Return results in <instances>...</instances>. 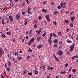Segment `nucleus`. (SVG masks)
I'll return each mask as SVG.
<instances>
[{
	"instance_id": "nucleus-11",
	"label": "nucleus",
	"mask_w": 78,
	"mask_h": 78,
	"mask_svg": "<svg viewBox=\"0 0 78 78\" xmlns=\"http://www.w3.org/2000/svg\"><path fill=\"white\" fill-rule=\"evenodd\" d=\"M66 42L67 43H68V44H71V43H72V41L70 40L69 39H67Z\"/></svg>"
},
{
	"instance_id": "nucleus-44",
	"label": "nucleus",
	"mask_w": 78,
	"mask_h": 78,
	"mask_svg": "<svg viewBox=\"0 0 78 78\" xmlns=\"http://www.w3.org/2000/svg\"><path fill=\"white\" fill-rule=\"evenodd\" d=\"M70 26L71 27H73V24L72 23H70Z\"/></svg>"
},
{
	"instance_id": "nucleus-38",
	"label": "nucleus",
	"mask_w": 78,
	"mask_h": 78,
	"mask_svg": "<svg viewBox=\"0 0 78 78\" xmlns=\"http://www.w3.org/2000/svg\"><path fill=\"white\" fill-rule=\"evenodd\" d=\"M51 38H49V39H48V42H51V41H52L51 40Z\"/></svg>"
},
{
	"instance_id": "nucleus-40",
	"label": "nucleus",
	"mask_w": 78,
	"mask_h": 78,
	"mask_svg": "<svg viewBox=\"0 0 78 78\" xmlns=\"http://www.w3.org/2000/svg\"><path fill=\"white\" fill-rule=\"evenodd\" d=\"M61 8V6L59 5L57 6V8L58 9H60Z\"/></svg>"
},
{
	"instance_id": "nucleus-3",
	"label": "nucleus",
	"mask_w": 78,
	"mask_h": 78,
	"mask_svg": "<svg viewBox=\"0 0 78 78\" xmlns=\"http://www.w3.org/2000/svg\"><path fill=\"white\" fill-rule=\"evenodd\" d=\"M45 18L46 19V20L47 21H48V22H50V16L49 15H46L45 16Z\"/></svg>"
},
{
	"instance_id": "nucleus-34",
	"label": "nucleus",
	"mask_w": 78,
	"mask_h": 78,
	"mask_svg": "<svg viewBox=\"0 0 78 78\" xmlns=\"http://www.w3.org/2000/svg\"><path fill=\"white\" fill-rule=\"evenodd\" d=\"M28 75H30V76H31L33 75V73H31V72L29 73H28Z\"/></svg>"
},
{
	"instance_id": "nucleus-1",
	"label": "nucleus",
	"mask_w": 78,
	"mask_h": 78,
	"mask_svg": "<svg viewBox=\"0 0 78 78\" xmlns=\"http://www.w3.org/2000/svg\"><path fill=\"white\" fill-rule=\"evenodd\" d=\"M63 53V52L62 51L59 50V48H58V51L57 52V55L58 56H62Z\"/></svg>"
},
{
	"instance_id": "nucleus-8",
	"label": "nucleus",
	"mask_w": 78,
	"mask_h": 78,
	"mask_svg": "<svg viewBox=\"0 0 78 78\" xmlns=\"http://www.w3.org/2000/svg\"><path fill=\"white\" fill-rule=\"evenodd\" d=\"M34 75H38L39 73V72H38V71L37 70H35L33 72Z\"/></svg>"
},
{
	"instance_id": "nucleus-25",
	"label": "nucleus",
	"mask_w": 78,
	"mask_h": 78,
	"mask_svg": "<svg viewBox=\"0 0 78 78\" xmlns=\"http://www.w3.org/2000/svg\"><path fill=\"white\" fill-rule=\"evenodd\" d=\"M38 22V20H37V19H36V20H35L34 21H33V23L34 22L35 23H37Z\"/></svg>"
},
{
	"instance_id": "nucleus-41",
	"label": "nucleus",
	"mask_w": 78,
	"mask_h": 78,
	"mask_svg": "<svg viewBox=\"0 0 78 78\" xmlns=\"http://www.w3.org/2000/svg\"><path fill=\"white\" fill-rule=\"evenodd\" d=\"M71 20H73H73H75L74 17H73V16L71 18Z\"/></svg>"
},
{
	"instance_id": "nucleus-59",
	"label": "nucleus",
	"mask_w": 78,
	"mask_h": 78,
	"mask_svg": "<svg viewBox=\"0 0 78 78\" xmlns=\"http://www.w3.org/2000/svg\"><path fill=\"white\" fill-rule=\"evenodd\" d=\"M28 37H29L28 36H26V39H27V40L28 39Z\"/></svg>"
},
{
	"instance_id": "nucleus-47",
	"label": "nucleus",
	"mask_w": 78,
	"mask_h": 78,
	"mask_svg": "<svg viewBox=\"0 0 78 78\" xmlns=\"http://www.w3.org/2000/svg\"><path fill=\"white\" fill-rule=\"evenodd\" d=\"M54 47L55 48H56L57 47H58L57 44H55L54 45Z\"/></svg>"
},
{
	"instance_id": "nucleus-54",
	"label": "nucleus",
	"mask_w": 78,
	"mask_h": 78,
	"mask_svg": "<svg viewBox=\"0 0 78 78\" xmlns=\"http://www.w3.org/2000/svg\"><path fill=\"white\" fill-rule=\"evenodd\" d=\"M66 2H63V6H66Z\"/></svg>"
},
{
	"instance_id": "nucleus-18",
	"label": "nucleus",
	"mask_w": 78,
	"mask_h": 78,
	"mask_svg": "<svg viewBox=\"0 0 78 78\" xmlns=\"http://www.w3.org/2000/svg\"><path fill=\"white\" fill-rule=\"evenodd\" d=\"M59 45L61 46H62V45H63V43H62V41H59Z\"/></svg>"
},
{
	"instance_id": "nucleus-48",
	"label": "nucleus",
	"mask_w": 78,
	"mask_h": 78,
	"mask_svg": "<svg viewBox=\"0 0 78 78\" xmlns=\"http://www.w3.org/2000/svg\"><path fill=\"white\" fill-rule=\"evenodd\" d=\"M31 31H32V30H29V34H31Z\"/></svg>"
},
{
	"instance_id": "nucleus-6",
	"label": "nucleus",
	"mask_w": 78,
	"mask_h": 78,
	"mask_svg": "<svg viewBox=\"0 0 78 78\" xmlns=\"http://www.w3.org/2000/svg\"><path fill=\"white\" fill-rule=\"evenodd\" d=\"M74 46H75V44H73V46L71 47L70 49L69 50V51H73V49L74 48Z\"/></svg>"
},
{
	"instance_id": "nucleus-53",
	"label": "nucleus",
	"mask_w": 78,
	"mask_h": 78,
	"mask_svg": "<svg viewBox=\"0 0 78 78\" xmlns=\"http://www.w3.org/2000/svg\"><path fill=\"white\" fill-rule=\"evenodd\" d=\"M24 5H25V4L24 3H23L21 5V6H22L23 7Z\"/></svg>"
},
{
	"instance_id": "nucleus-29",
	"label": "nucleus",
	"mask_w": 78,
	"mask_h": 78,
	"mask_svg": "<svg viewBox=\"0 0 78 78\" xmlns=\"http://www.w3.org/2000/svg\"><path fill=\"white\" fill-rule=\"evenodd\" d=\"M59 12L58 11H54V14H58Z\"/></svg>"
},
{
	"instance_id": "nucleus-32",
	"label": "nucleus",
	"mask_w": 78,
	"mask_h": 78,
	"mask_svg": "<svg viewBox=\"0 0 78 78\" xmlns=\"http://www.w3.org/2000/svg\"><path fill=\"white\" fill-rule=\"evenodd\" d=\"M41 32V31H40L39 30H37V31H36V33H37L38 34H40V33Z\"/></svg>"
},
{
	"instance_id": "nucleus-4",
	"label": "nucleus",
	"mask_w": 78,
	"mask_h": 78,
	"mask_svg": "<svg viewBox=\"0 0 78 78\" xmlns=\"http://www.w3.org/2000/svg\"><path fill=\"white\" fill-rule=\"evenodd\" d=\"M16 18L17 20H19L20 19V16L19 14H16Z\"/></svg>"
},
{
	"instance_id": "nucleus-46",
	"label": "nucleus",
	"mask_w": 78,
	"mask_h": 78,
	"mask_svg": "<svg viewBox=\"0 0 78 78\" xmlns=\"http://www.w3.org/2000/svg\"><path fill=\"white\" fill-rule=\"evenodd\" d=\"M66 54H67V55H70V52H69V51H67Z\"/></svg>"
},
{
	"instance_id": "nucleus-31",
	"label": "nucleus",
	"mask_w": 78,
	"mask_h": 78,
	"mask_svg": "<svg viewBox=\"0 0 78 78\" xmlns=\"http://www.w3.org/2000/svg\"><path fill=\"white\" fill-rule=\"evenodd\" d=\"M31 42H31L30 41H29L28 44V45H29V46H30V45H31V44H32Z\"/></svg>"
},
{
	"instance_id": "nucleus-51",
	"label": "nucleus",
	"mask_w": 78,
	"mask_h": 78,
	"mask_svg": "<svg viewBox=\"0 0 78 78\" xmlns=\"http://www.w3.org/2000/svg\"><path fill=\"white\" fill-rule=\"evenodd\" d=\"M72 67H71L70 68V69L69 70V72H70V71H71V70H72Z\"/></svg>"
},
{
	"instance_id": "nucleus-62",
	"label": "nucleus",
	"mask_w": 78,
	"mask_h": 78,
	"mask_svg": "<svg viewBox=\"0 0 78 78\" xmlns=\"http://www.w3.org/2000/svg\"><path fill=\"white\" fill-rule=\"evenodd\" d=\"M15 41H16V39L14 38L13 39L12 41L13 42H15Z\"/></svg>"
},
{
	"instance_id": "nucleus-12",
	"label": "nucleus",
	"mask_w": 78,
	"mask_h": 78,
	"mask_svg": "<svg viewBox=\"0 0 78 78\" xmlns=\"http://www.w3.org/2000/svg\"><path fill=\"white\" fill-rule=\"evenodd\" d=\"M58 36H60V37H61L62 36V33H61L60 31L58 32Z\"/></svg>"
},
{
	"instance_id": "nucleus-21",
	"label": "nucleus",
	"mask_w": 78,
	"mask_h": 78,
	"mask_svg": "<svg viewBox=\"0 0 78 78\" xmlns=\"http://www.w3.org/2000/svg\"><path fill=\"white\" fill-rule=\"evenodd\" d=\"M22 57H20L19 56H17V59H18V60H19V61H20V60L22 59Z\"/></svg>"
},
{
	"instance_id": "nucleus-22",
	"label": "nucleus",
	"mask_w": 78,
	"mask_h": 78,
	"mask_svg": "<svg viewBox=\"0 0 78 78\" xmlns=\"http://www.w3.org/2000/svg\"><path fill=\"white\" fill-rule=\"evenodd\" d=\"M2 38H5V37H6V36H5V34H2Z\"/></svg>"
},
{
	"instance_id": "nucleus-27",
	"label": "nucleus",
	"mask_w": 78,
	"mask_h": 78,
	"mask_svg": "<svg viewBox=\"0 0 78 78\" xmlns=\"http://www.w3.org/2000/svg\"><path fill=\"white\" fill-rule=\"evenodd\" d=\"M53 36V34L51 33L50 34V35L49 37V39H51V37H52Z\"/></svg>"
},
{
	"instance_id": "nucleus-64",
	"label": "nucleus",
	"mask_w": 78,
	"mask_h": 78,
	"mask_svg": "<svg viewBox=\"0 0 78 78\" xmlns=\"http://www.w3.org/2000/svg\"><path fill=\"white\" fill-rule=\"evenodd\" d=\"M55 59L57 61H59V59H58V58H56Z\"/></svg>"
},
{
	"instance_id": "nucleus-50",
	"label": "nucleus",
	"mask_w": 78,
	"mask_h": 78,
	"mask_svg": "<svg viewBox=\"0 0 78 78\" xmlns=\"http://www.w3.org/2000/svg\"><path fill=\"white\" fill-rule=\"evenodd\" d=\"M6 69L8 71H9L10 70V69L9 67H7Z\"/></svg>"
},
{
	"instance_id": "nucleus-45",
	"label": "nucleus",
	"mask_w": 78,
	"mask_h": 78,
	"mask_svg": "<svg viewBox=\"0 0 78 78\" xmlns=\"http://www.w3.org/2000/svg\"><path fill=\"white\" fill-rule=\"evenodd\" d=\"M46 32H45L44 34H43L42 35L43 37H44V36H45L46 35Z\"/></svg>"
},
{
	"instance_id": "nucleus-10",
	"label": "nucleus",
	"mask_w": 78,
	"mask_h": 78,
	"mask_svg": "<svg viewBox=\"0 0 78 78\" xmlns=\"http://www.w3.org/2000/svg\"><path fill=\"white\" fill-rule=\"evenodd\" d=\"M40 68L41 69H43L44 70H45V66L44 65L41 66H40Z\"/></svg>"
},
{
	"instance_id": "nucleus-9",
	"label": "nucleus",
	"mask_w": 78,
	"mask_h": 78,
	"mask_svg": "<svg viewBox=\"0 0 78 78\" xmlns=\"http://www.w3.org/2000/svg\"><path fill=\"white\" fill-rule=\"evenodd\" d=\"M9 19H10V20L11 21V22H12V21L13 20V17L12 16H9Z\"/></svg>"
},
{
	"instance_id": "nucleus-52",
	"label": "nucleus",
	"mask_w": 78,
	"mask_h": 78,
	"mask_svg": "<svg viewBox=\"0 0 78 78\" xmlns=\"http://www.w3.org/2000/svg\"><path fill=\"white\" fill-rule=\"evenodd\" d=\"M30 58V56H28L27 57V59H28Z\"/></svg>"
},
{
	"instance_id": "nucleus-2",
	"label": "nucleus",
	"mask_w": 78,
	"mask_h": 78,
	"mask_svg": "<svg viewBox=\"0 0 78 78\" xmlns=\"http://www.w3.org/2000/svg\"><path fill=\"white\" fill-rule=\"evenodd\" d=\"M0 53L1 54V55H4L5 54V51L3 50L2 49V48H1V47H0Z\"/></svg>"
},
{
	"instance_id": "nucleus-56",
	"label": "nucleus",
	"mask_w": 78,
	"mask_h": 78,
	"mask_svg": "<svg viewBox=\"0 0 78 78\" xmlns=\"http://www.w3.org/2000/svg\"><path fill=\"white\" fill-rule=\"evenodd\" d=\"M19 37L20 38V39H22V35H20Z\"/></svg>"
},
{
	"instance_id": "nucleus-26",
	"label": "nucleus",
	"mask_w": 78,
	"mask_h": 78,
	"mask_svg": "<svg viewBox=\"0 0 78 78\" xmlns=\"http://www.w3.org/2000/svg\"><path fill=\"white\" fill-rule=\"evenodd\" d=\"M38 19L39 20H41L42 19V17H41V16H40L38 17Z\"/></svg>"
},
{
	"instance_id": "nucleus-19",
	"label": "nucleus",
	"mask_w": 78,
	"mask_h": 78,
	"mask_svg": "<svg viewBox=\"0 0 78 78\" xmlns=\"http://www.w3.org/2000/svg\"><path fill=\"white\" fill-rule=\"evenodd\" d=\"M12 34V33H11V32L10 31H9V32H7L6 33V34H7V35H11Z\"/></svg>"
},
{
	"instance_id": "nucleus-60",
	"label": "nucleus",
	"mask_w": 78,
	"mask_h": 78,
	"mask_svg": "<svg viewBox=\"0 0 78 78\" xmlns=\"http://www.w3.org/2000/svg\"><path fill=\"white\" fill-rule=\"evenodd\" d=\"M68 66V63H66L65 64V67H67Z\"/></svg>"
},
{
	"instance_id": "nucleus-43",
	"label": "nucleus",
	"mask_w": 78,
	"mask_h": 78,
	"mask_svg": "<svg viewBox=\"0 0 78 78\" xmlns=\"http://www.w3.org/2000/svg\"><path fill=\"white\" fill-rule=\"evenodd\" d=\"M34 27L35 28H37V24H35L34 26Z\"/></svg>"
},
{
	"instance_id": "nucleus-49",
	"label": "nucleus",
	"mask_w": 78,
	"mask_h": 78,
	"mask_svg": "<svg viewBox=\"0 0 78 78\" xmlns=\"http://www.w3.org/2000/svg\"><path fill=\"white\" fill-rule=\"evenodd\" d=\"M47 70H50V66H48L47 67Z\"/></svg>"
},
{
	"instance_id": "nucleus-20",
	"label": "nucleus",
	"mask_w": 78,
	"mask_h": 78,
	"mask_svg": "<svg viewBox=\"0 0 78 78\" xmlns=\"http://www.w3.org/2000/svg\"><path fill=\"white\" fill-rule=\"evenodd\" d=\"M64 22L65 23H67V24H69V21L67 20H65Z\"/></svg>"
},
{
	"instance_id": "nucleus-15",
	"label": "nucleus",
	"mask_w": 78,
	"mask_h": 78,
	"mask_svg": "<svg viewBox=\"0 0 78 78\" xmlns=\"http://www.w3.org/2000/svg\"><path fill=\"white\" fill-rule=\"evenodd\" d=\"M41 11L43 12H45V13L47 12V11L45 9H42Z\"/></svg>"
},
{
	"instance_id": "nucleus-7",
	"label": "nucleus",
	"mask_w": 78,
	"mask_h": 78,
	"mask_svg": "<svg viewBox=\"0 0 78 78\" xmlns=\"http://www.w3.org/2000/svg\"><path fill=\"white\" fill-rule=\"evenodd\" d=\"M12 54L13 55H15L16 56H18V52L17 51H13L12 52Z\"/></svg>"
},
{
	"instance_id": "nucleus-55",
	"label": "nucleus",
	"mask_w": 78,
	"mask_h": 78,
	"mask_svg": "<svg viewBox=\"0 0 78 78\" xmlns=\"http://www.w3.org/2000/svg\"><path fill=\"white\" fill-rule=\"evenodd\" d=\"M71 76H72V74H70L68 76V77L69 78H71Z\"/></svg>"
},
{
	"instance_id": "nucleus-63",
	"label": "nucleus",
	"mask_w": 78,
	"mask_h": 78,
	"mask_svg": "<svg viewBox=\"0 0 78 78\" xmlns=\"http://www.w3.org/2000/svg\"><path fill=\"white\" fill-rule=\"evenodd\" d=\"M22 14H23V15H25V12H22Z\"/></svg>"
},
{
	"instance_id": "nucleus-37",
	"label": "nucleus",
	"mask_w": 78,
	"mask_h": 78,
	"mask_svg": "<svg viewBox=\"0 0 78 78\" xmlns=\"http://www.w3.org/2000/svg\"><path fill=\"white\" fill-rule=\"evenodd\" d=\"M2 25H5V21H4V20L2 19Z\"/></svg>"
},
{
	"instance_id": "nucleus-24",
	"label": "nucleus",
	"mask_w": 78,
	"mask_h": 78,
	"mask_svg": "<svg viewBox=\"0 0 78 78\" xmlns=\"http://www.w3.org/2000/svg\"><path fill=\"white\" fill-rule=\"evenodd\" d=\"M34 39L33 38H32L30 40V41L31 42H33L34 41Z\"/></svg>"
},
{
	"instance_id": "nucleus-30",
	"label": "nucleus",
	"mask_w": 78,
	"mask_h": 78,
	"mask_svg": "<svg viewBox=\"0 0 78 78\" xmlns=\"http://www.w3.org/2000/svg\"><path fill=\"white\" fill-rule=\"evenodd\" d=\"M9 65H8V66L9 67V66H11V62L10 61H9L8 62Z\"/></svg>"
},
{
	"instance_id": "nucleus-42",
	"label": "nucleus",
	"mask_w": 78,
	"mask_h": 78,
	"mask_svg": "<svg viewBox=\"0 0 78 78\" xmlns=\"http://www.w3.org/2000/svg\"><path fill=\"white\" fill-rule=\"evenodd\" d=\"M53 23L55 25H56V24H57V22H56V21H54L53 22Z\"/></svg>"
},
{
	"instance_id": "nucleus-58",
	"label": "nucleus",
	"mask_w": 78,
	"mask_h": 78,
	"mask_svg": "<svg viewBox=\"0 0 78 78\" xmlns=\"http://www.w3.org/2000/svg\"><path fill=\"white\" fill-rule=\"evenodd\" d=\"M69 30H70V29H67L66 30V31L67 32H69Z\"/></svg>"
},
{
	"instance_id": "nucleus-39",
	"label": "nucleus",
	"mask_w": 78,
	"mask_h": 78,
	"mask_svg": "<svg viewBox=\"0 0 78 78\" xmlns=\"http://www.w3.org/2000/svg\"><path fill=\"white\" fill-rule=\"evenodd\" d=\"M63 5V2H62L60 4V6H61V7L62 8V7Z\"/></svg>"
},
{
	"instance_id": "nucleus-13",
	"label": "nucleus",
	"mask_w": 78,
	"mask_h": 78,
	"mask_svg": "<svg viewBox=\"0 0 78 78\" xmlns=\"http://www.w3.org/2000/svg\"><path fill=\"white\" fill-rule=\"evenodd\" d=\"M24 22V25H27V23H27L28 22V20L27 19H25Z\"/></svg>"
},
{
	"instance_id": "nucleus-16",
	"label": "nucleus",
	"mask_w": 78,
	"mask_h": 78,
	"mask_svg": "<svg viewBox=\"0 0 78 78\" xmlns=\"http://www.w3.org/2000/svg\"><path fill=\"white\" fill-rule=\"evenodd\" d=\"M58 42V40L57 39H55L53 41V43L56 44Z\"/></svg>"
},
{
	"instance_id": "nucleus-5",
	"label": "nucleus",
	"mask_w": 78,
	"mask_h": 78,
	"mask_svg": "<svg viewBox=\"0 0 78 78\" xmlns=\"http://www.w3.org/2000/svg\"><path fill=\"white\" fill-rule=\"evenodd\" d=\"M27 12L28 14H31V8L30 7H28L27 9Z\"/></svg>"
},
{
	"instance_id": "nucleus-14",
	"label": "nucleus",
	"mask_w": 78,
	"mask_h": 78,
	"mask_svg": "<svg viewBox=\"0 0 78 78\" xmlns=\"http://www.w3.org/2000/svg\"><path fill=\"white\" fill-rule=\"evenodd\" d=\"M42 46L41 44L37 46V48H38V49H39H39H41V48H42Z\"/></svg>"
},
{
	"instance_id": "nucleus-28",
	"label": "nucleus",
	"mask_w": 78,
	"mask_h": 78,
	"mask_svg": "<svg viewBox=\"0 0 78 78\" xmlns=\"http://www.w3.org/2000/svg\"><path fill=\"white\" fill-rule=\"evenodd\" d=\"M41 38V37H38L37 39V41H40Z\"/></svg>"
},
{
	"instance_id": "nucleus-33",
	"label": "nucleus",
	"mask_w": 78,
	"mask_h": 78,
	"mask_svg": "<svg viewBox=\"0 0 78 78\" xmlns=\"http://www.w3.org/2000/svg\"><path fill=\"white\" fill-rule=\"evenodd\" d=\"M28 52H32V50H31V49L30 48H29V49H28Z\"/></svg>"
},
{
	"instance_id": "nucleus-23",
	"label": "nucleus",
	"mask_w": 78,
	"mask_h": 78,
	"mask_svg": "<svg viewBox=\"0 0 78 78\" xmlns=\"http://www.w3.org/2000/svg\"><path fill=\"white\" fill-rule=\"evenodd\" d=\"M76 72V69H73L72 70V72L73 73H75Z\"/></svg>"
},
{
	"instance_id": "nucleus-35",
	"label": "nucleus",
	"mask_w": 78,
	"mask_h": 78,
	"mask_svg": "<svg viewBox=\"0 0 78 78\" xmlns=\"http://www.w3.org/2000/svg\"><path fill=\"white\" fill-rule=\"evenodd\" d=\"M53 35L54 37H57V35L55 34V33H53Z\"/></svg>"
},
{
	"instance_id": "nucleus-57",
	"label": "nucleus",
	"mask_w": 78,
	"mask_h": 78,
	"mask_svg": "<svg viewBox=\"0 0 78 78\" xmlns=\"http://www.w3.org/2000/svg\"><path fill=\"white\" fill-rule=\"evenodd\" d=\"M49 43L50 45H51L52 44L51 43H52V41H51L50 42H49Z\"/></svg>"
},
{
	"instance_id": "nucleus-61",
	"label": "nucleus",
	"mask_w": 78,
	"mask_h": 78,
	"mask_svg": "<svg viewBox=\"0 0 78 78\" xmlns=\"http://www.w3.org/2000/svg\"><path fill=\"white\" fill-rule=\"evenodd\" d=\"M75 56H73L72 58V59H73V60H74V59H75Z\"/></svg>"
},
{
	"instance_id": "nucleus-17",
	"label": "nucleus",
	"mask_w": 78,
	"mask_h": 78,
	"mask_svg": "<svg viewBox=\"0 0 78 78\" xmlns=\"http://www.w3.org/2000/svg\"><path fill=\"white\" fill-rule=\"evenodd\" d=\"M15 3L14 2H12L10 3V6H13L14 5Z\"/></svg>"
},
{
	"instance_id": "nucleus-36",
	"label": "nucleus",
	"mask_w": 78,
	"mask_h": 78,
	"mask_svg": "<svg viewBox=\"0 0 78 78\" xmlns=\"http://www.w3.org/2000/svg\"><path fill=\"white\" fill-rule=\"evenodd\" d=\"M61 74H66V72H60Z\"/></svg>"
}]
</instances>
